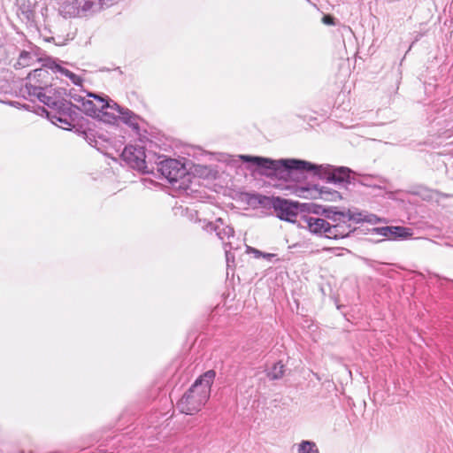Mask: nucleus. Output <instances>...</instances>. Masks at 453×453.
<instances>
[{"mask_svg": "<svg viewBox=\"0 0 453 453\" xmlns=\"http://www.w3.org/2000/svg\"><path fill=\"white\" fill-rule=\"evenodd\" d=\"M48 69L43 66V68H37L31 72L27 77L25 86L20 88V94L31 101L36 98L51 108H65L66 104L63 99V92L53 89L50 86L51 75Z\"/></svg>", "mask_w": 453, "mask_h": 453, "instance_id": "obj_1", "label": "nucleus"}, {"mask_svg": "<svg viewBox=\"0 0 453 453\" xmlns=\"http://www.w3.org/2000/svg\"><path fill=\"white\" fill-rule=\"evenodd\" d=\"M214 378L215 372L212 370L200 376L177 403L180 411L188 415L199 411L210 397Z\"/></svg>", "mask_w": 453, "mask_h": 453, "instance_id": "obj_2", "label": "nucleus"}, {"mask_svg": "<svg viewBox=\"0 0 453 453\" xmlns=\"http://www.w3.org/2000/svg\"><path fill=\"white\" fill-rule=\"evenodd\" d=\"M119 0H65L58 12L65 19L87 18L116 4Z\"/></svg>", "mask_w": 453, "mask_h": 453, "instance_id": "obj_3", "label": "nucleus"}, {"mask_svg": "<svg viewBox=\"0 0 453 453\" xmlns=\"http://www.w3.org/2000/svg\"><path fill=\"white\" fill-rule=\"evenodd\" d=\"M300 226L308 229L311 234H324L329 239L344 238L351 232L350 229H343V226L339 225L331 226L326 219L311 215L303 216Z\"/></svg>", "mask_w": 453, "mask_h": 453, "instance_id": "obj_4", "label": "nucleus"}, {"mask_svg": "<svg viewBox=\"0 0 453 453\" xmlns=\"http://www.w3.org/2000/svg\"><path fill=\"white\" fill-rule=\"evenodd\" d=\"M243 162H251L257 166L268 170H278L281 166L287 170H301V171H311L315 168L313 165L303 160L297 159H288V160H272L265 157H252L247 155L240 156Z\"/></svg>", "mask_w": 453, "mask_h": 453, "instance_id": "obj_5", "label": "nucleus"}, {"mask_svg": "<svg viewBox=\"0 0 453 453\" xmlns=\"http://www.w3.org/2000/svg\"><path fill=\"white\" fill-rule=\"evenodd\" d=\"M208 232H215L217 236L222 241L226 252V260H229L230 250L234 248L231 239L234 237V230L227 225L222 218H218L215 222H208L204 226Z\"/></svg>", "mask_w": 453, "mask_h": 453, "instance_id": "obj_6", "label": "nucleus"}, {"mask_svg": "<svg viewBox=\"0 0 453 453\" xmlns=\"http://www.w3.org/2000/svg\"><path fill=\"white\" fill-rule=\"evenodd\" d=\"M158 171L170 182L177 181L185 175L186 170L183 165L173 158L163 160L158 165Z\"/></svg>", "mask_w": 453, "mask_h": 453, "instance_id": "obj_7", "label": "nucleus"}, {"mask_svg": "<svg viewBox=\"0 0 453 453\" xmlns=\"http://www.w3.org/2000/svg\"><path fill=\"white\" fill-rule=\"evenodd\" d=\"M121 156L132 168L139 171L145 170V153L142 147L126 146Z\"/></svg>", "mask_w": 453, "mask_h": 453, "instance_id": "obj_8", "label": "nucleus"}, {"mask_svg": "<svg viewBox=\"0 0 453 453\" xmlns=\"http://www.w3.org/2000/svg\"><path fill=\"white\" fill-rule=\"evenodd\" d=\"M273 206L278 218L289 222L295 221V219L297 216V203L276 197L273 199Z\"/></svg>", "mask_w": 453, "mask_h": 453, "instance_id": "obj_9", "label": "nucleus"}, {"mask_svg": "<svg viewBox=\"0 0 453 453\" xmlns=\"http://www.w3.org/2000/svg\"><path fill=\"white\" fill-rule=\"evenodd\" d=\"M88 96L92 97L96 117L98 118L108 116L109 119L106 120L110 121L111 119V112L120 111V106L114 102H108L104 98L93 94H88Z\"/></svg>", "mask_w": 453, "mask_h": 453, "instance_id": "obj_10", "label": "nucleus"}, {"mask_svg": "<svg viewBox=\"0 0 453 453\" xmlns=\"http://www.w3.org/2000/svg\"><path fill=\"white\" fill-rule=\"evenodd\" d=\"M61 61H57L56 59L49 58L46 59L43 66L50 69L53 73H59L60 74L69 78V80L74 84V85H81L82 79L73 73V72L69 71L68 69L63 67L60 65Z\"/></svg>", "mask_w": 453, "mask_h": 453, "instance_id": "obj_11", "label": "nucleus"}, {"mask_svg": "<svg viewBox=\"0 0 453 453\" xmlns=\"http://www.w3.org/2000/svg\"><path fill=\"white\" fill-rule=\"evenodd\" d=\"M117 117L121 118V119L127 125H129L132 128L138 130V118L132 111L127 109H124L120 107V111H114L111 112V119H115Z\"/></svg>", "mask_w": 453, "mask_h": 453, "instance_id": "obj_12", "label": "nucleus"}, {"mask_svg": "<svg viewBox=\"0 0 453 453\" xmlns=\"http://www.w3.org/2000/svg\"><path fill=\"white\" fill-rule=\"evenodd\" d=\"M64 102L66 104V106L65 108H62V109H58V115H52L50 116V114L49 112H47V116L48 118L50 119V121L60 127L61 128L63 129H69L70 127L72 126L71 123L64 117V111L65 110H69L70 107H69V104L64 100ZM55 110H57V108H54Z\"/></svg>", "mask_w": 453, "mask_h": 453, "instance_id": "obj_13", "label": "nucleus"}, {"mask_svg": "<svg viewBox=\"0 0 453 453\" xmlns=\"http://www.w3.org/2000/svg\"><path fill=\"white\" fill-rule=\"evenodd\" d=\"M75 100L80 104L78 107L81 111H84L88 116L96 117L92 97L80 96Z\"/></svg>", "mask_w": 453, "mask_h": 453, "instance_id": "obj_14", "label": "nucleus"}, {"mask_svg": "<svg viewBox=\"0 0 453 453\" xmlns=\"http://www.w3.org/2000/svg\"><path fill=\"white\" fill-rule=\"evenodd\" d=\"M295 447L296 448V453H319V447L312 441L303 440Z\"/></svg>", "mask_w": 453, "mask_h": 453, "instance_id": "obj_15", "label": "nucleus"}, {"mask_svg": "<svg viewBox=\"0 0 453 453\" xmlns=\"http://www.w3.org/2000/svg\"><path fill=\"white\" fill-rule=\"evenodd\" d=\"M350 170L347 167H339L333 170L330 179L334 182H344L349 177Z\"/></svg>", "mask_w": 453, "mask_h": 453, "instance_id": "obj_16", "label": "nucleus"}, {"mask_svg": "<svg viewBox=\"0 0 453 453\" xmlns=\"http://www.w3.org/2000/svg\"><path fill=\"white\" fill-rule=\"evenodd\" d=\"M37 60L35 55L28 51H22L19 54L16 66L23 68L33 65Z\"/></svg>", "mask_w": 453, "mask_h": 453, "instance_id": "obj_17", "label": "nucleus"}, {"mask_svg": "<svg viewBox=\"0 0 453 453\" xmlns=\"http://www.w3.org/2000/svg\"><path fill=\"white\" fill-rule=\"evenodd\" d=\"M412 235L411 228L404 226H392V240L407 239Z\"/></svg>", "mask_w": 453, "mask_h": 453, "instance_id": "obj_18", "label": "nucleus"}, {"mask_svg": "<svg viewBox=\"0 0 453 453\" xmlns=\"http://www.w3.org/2000/svg\"><path fill=\"white\" fill-rule=\"evenodd\" d=\"M284 365L281 362H278L273 365L272 369L268 372L267 376L271 380H278L284 375Z\"/></svg>", "mask_w": 453, "mask_h": 453, "instance_id": "obj_19", "label": "nucleus"}, {"mask_svg": "<svg viewBox=\"0 0 453 453\" xmlns=\"http://www.w3.org/2000/svg\"><path fill=\"white\" fill-rule=\"evenodd\" d=\"M355 219H357V220H362V221H365V222H367V223H371V224H377V223H380V222H386L385 219H380L379 218L378 216H376L375 214H366L365 215L363 218H354Z\"/></svg>", "mask_w": 453, "mask_h": 453, "instance_id": "obj_20", "label": "nucleus"}, {"mask_svg": "<svg viewBox=\"0 0 453 453\" xmlns=\"http://www.w3.org/2000/svg\"><path fill=\"white\" fill-rule=\"evenodd\" d=\"M375 231L385 237H388V239H391L392 236V226H382L375 228Z\"/></svg>", "mask_w": 453, "mask_h": 453, "instance_id": "obj_21", "label": "nucleus"}, {"mask_svg": "<svg viewBox=\"0 0 453 453\" xmlns=\"http://www.w3.org/2000/svg\"><path fill=\"white\" fill-rule=\"evenodd\" d=\"M309 192V189L304 188H294V194L300 197H307V193Z\"/></svg>", "mask_w": 453, "mask_h": 453, "instance_id": "obj_22", "label": "nucleus"}, {"mask_svg": "<svg viewBox=\"0 0 453 453\" xmlns=\"http://www.w3.org/2000/svg\"><path fill=\"white\" fill-rule=\"evenodd\" d=\"M322 22L326 25H334V19L330 15H325L322 18Z\"/></svg>", "mask_w": 453, "mask_h": 453, "instance_id": "obj_23", "label": "nucleus"}, {"mask_svg": "<svg viewBox=\"0 0 453 453\" xmlns=\"http://www.w3.org/2000/svg\"><path fill=\"white\" fill-rule=\"evenodd\" d=\"M325 250L334 253V255H337V256L340 255L339 253H336V251L340 250V248H327V249H325Z\"/></svg>", "mask_w": 453, "mask_h": 453, "instance_id": "obj_24", "label": "nucleus"}, {"mask_svg": "<svg viewBox=\"0 0 453 453\" xmlns=\"http://www.w3.org/2000/svg\"><path fill=\"white\" fill-rule=\"evenodd\" d=\"M272 256H273L272 254H266V255H265V257H272Z\"/></svg>", "mask_w": 453, "mask_h": 453, "instance_id": "obj_25", "label": "nucleus"}, {"mask_svg": "<svg viewBox=\"0 0 453 453\" xmlns=\"http://www.w3.org/2000/svg\"><path fill=\"white\" fill-rule=\"evenodd\" d=\"M343 215V213L335 212V215Z\"/></svg>", "mask_w": 453, "mask_h": 453, "instance_id": "obj_26", "label": "nucleus"}, {"mask_svg": "<svg viewBox=\"0 0 453 453\" xmlns=\"http://www.w3.org/2000/svg\"><path fill=\"white\" fill-rule=\"evenodd\" d=\"M334 196H339V194L337 192L334 193Z\"/></svg>", "mask_w": 453, "mask_h": 453, "instance_id": "obj_27", "label": "nucleus"}]
</instances>
